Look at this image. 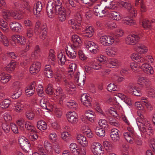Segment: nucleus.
I'll list each match as a JSON object with an SVG mask.
<instances>
[{
  "label": "nucleus",
  "mask_w": 155,
  "mask_h": 155,
  "mask_svg": "<svg viewBox=\"0 0 155 155\" xmlns=\"http://www.w3.org/2000/svg\"><path fill=\"white\" fill-rule=\"evenodd\" d=\"M35 116V114L31 110H27L25 113L26 117L29 120L33 119Z\"/></svg>",
  "instance_id": "obj_57"
},
{
  "label": "nucleus",
  "mask_w": 155,
  "mask_h": 155,
  "mask_svg": "<svg viewBox=\"0 0 155 155\" xmlns=\"http://www.w3.org/2000/svg\"><path fill=\"white\" fill-rule=\"evenodd\" d=\"M85 30V32L84 33V36L85 37L91 38L93 36L94 32V30L92 27H87Z\"/></svg>",
  "instance_id": "obj_34"
},
{
  "label": "nucleus",
  "mask_w": 155,
  "mask_h": 155,
  "mask_svg": "<svg viewBox=\"0 0 155 155\" xmlns=\"http://www.w3.org/2000/svg\"><path fill=\"white\" fill-rule=\"evenodd\" d=\"M25 127L26 130L31 132H35L36 131L35 127L29 121L25 122Z\"/></svg>",
  "instance_id": "obj_43"
},
{
  "label": "nucleus",
  "mask_w": 155,
  "mask_h": 155,
  "mask_svg": "<svg viewBox=\"0 0 155 155\" xmlns=\"http://www.w3.org/2000/svg\"><path fill=\"white\" fill-rule=\"evenodd\" d=\"M37 149L39 154L40 155H46V152L44 149L43 145H39L38 146Z\"/></svg>",
  "instance_id": "obj_64"
},
{
  "label": "nucleus",
  "mask_w": 155,
  "mask_h": 155,
  "mask_svg": "<svg viewBox=\"0 0 155 155\" xmlns=\"http://www.w3.org/2000/svg\"><path fill=\"white\" fill-rule=\"evenodd\" d=\"M137 51L140 54H145L148 51L147 48L144 45L138 44L136 46Z\"/></svg>",
  "instance_id": "obj_30"
},
{
  "label": "nucleus",
  "mask_w": 155,
  "mask_h": 155,
  "mask_svg": "<svg viewBox=\"0 0 155 155\" xmlns=\"http://www.w3.org/2000/svg\"><path fill=\"white\" fill-rule=\"evenodd\" d=\"M61 10L55 12L56 15H58L59 20L61 21H64L66 18V11L65 8L61 9Z\"/></svg>",
  "instance_id": "obj_21"
},
{
  "label": "nucleus",
  "mask_w": 155,
  "mask_h": 155,
  "mask_svg": "<svg viewBox=\"0 0 155 155\" xmlns=\"http://www.w3.org/2000/svg\"><path fill=\"white\" fill-rule=\"evenodd\" d=\"M9 25L11 30L15 32H20L22 28L21 25L19 23L15 21L11 22L10 23Z\"/></svg>",
  "instance_id": "obj_14"
},
{
  "label": "nucleus",
  "mask_w": 155,
  "mask_h": 155,
  "mask_svg": "<svg viewBox=\"0 0 155 155\" xmlns=\"http://www.w3.org/2000/svg\"><path fill=\"white\" fill-rule=\"evenodd\" d=\"M73 44L71 45L72 47H75V48H78L80 45L81 44V41L80 38L78 39L77 40L72 41Z\"/></svg>",
  "instance_id": "obj_63"
},
{
  "label": "nucleus",
  "mask_w": 155,
  "mask_h": 155,
  "mask_svg": "<svg viewBox=\"0 0 155 155\" xmlns=\"http://www.w3.org/2000/svg\"><path fill=\"white\" fill-rule=\"evenodd\" d=\"M131 58L135 60L136 62L139 64H140L145 61L152 63L153 60L152 57L151 56L147 55L145 56L144 58H143V57L139 56L137 54L135 53L132 54Z\"/></svg>",
  "instance_id": "obj_5"
},
{
  "label": "nucleus",
  "mask_w": 155,
  "mask_h": 155,
  "mask_svg": "<svg viewBox=\"0 0 155 155\" xmlns=\"http://www.w3.org/2000/svg\"><path fill=\"white\" fill-rule=\"evenodd\" d=\"M17 42L22 45H24L25 42V39L24 37L18 35L17 36Z\"/></svg>",
  "instance_id": "obj_60"
},
{
  "label": "nucleus",
  "mask_w": 155,
  "mask_h": 155,
  "mask_svg": "<svg viewBox=\"0 0 155 155\" xmlns=\"http://www.w3.org/2000/svg\"><path fill=\"white\" fill-rule=\"evenodd\" d=\"M22 102H18L15 105L14 109L16 112H21L23 110Z\"/></svg>",
  "instance_id": "obj_56"
},
{
  "label": "nucleus",
  "mask_w": 155,
  "mask_h": 155,
  "mask_svg": "<svg viewBox=\"0 0 155 155\" xmlns=\"http://www.w3.org/2000/svg\"><path fill=\"white\" fill-rule=\"evenodd\" d=\"M154 22V19L150 21L149 20L145 19L142 22V25L143 27L145 29L150 28L152 24Z\"/></svg>",
  "instance_id": "obj_39"
},
{
  "label": "nucleus",
  "mask_w": 155,
  "mask_h": 155,
  "mask_svg": "<svg viewBox=\"0 0 155 155\" xmlns=\"http://www.w3.org/2000/svg\"><path fill=\"white\" fill-rule=\"evenodd\" d=\"M123 21L124 23H126L129 25H133L135 23L134 20L130 19L128 17L124 18L123 19Z\"/></svg>",
  "instance_id": "obj_52"
},
{
  "label": "nucleus",
  "mask_w": 155,
  "mask_h": 155,
  "mask_svg": "<svg viewBox=\"0 0 155 155\" xmlns=\"http://www.w3.org/2000/svg\"><path fill=\"white\" fill-rule=\"evenodd\" d=\"M101 2L103 3H105L106 8L112 10L117 8V5L114 4V2L111 1L110 0H102Z\"/></svg>",
  "instance_id": "obj_27"
},
{
  "label": "nucleus",
  "mask_w": 155,
  "mask_h": 155,
  "mask_svg": "<svg viewBox=\"0 0 155 155\" xmlns=\"http://www.w3.org/2000/svg\"><path fill=\"white\" fill-rule=\"evenodd\" d=\"M76 64L75 63H71L69 65L68 74L72 76L76 68Z\"/></svg>",
  "instance_id": "obj_47"
},
{
  "label": "nucleus",
  "mask_w": 155,
  "mask_h": 155,
  "mask_svg": "<svg viewBox=\"0 0 155 155\" xmlns=\"http://www.w3.org/2000/svg\"><path fill=\"white\" fill-rule=\"evenodd\" d=\"M95 130L96 134L99 137H102L105 136V130L103 128H100L97 126L95 128Z\"/></svg>",
  "instance_id": "obj_36"
},
{
  "label": "nucleus",
  "mask_w": 155,
  "mask_h": 155,
  "mask_svg": "<svg viewBox=\"0 0 155 155\" xmlns=\"http://www.w3.org/2000/svg\"><path fill=\"white\" fill-rule=\"evenodd\" d=\"M100 42L103 45L109 46L114 43V39L111 36L104 35L100 37Z\"/></svg>",
  "instance_id": "obj_7"
},
{
  "label": "nucleus",
  "mask_w": 155,
  "mask_h": 155,
  "mask_svg": "<svg viewBox=\"0 0 155 155\" xmlns=\"http://www.w3.org/2000/svg\"><path fill=\"white\" fill-rule=\"evenodd\" d=\"M94 113L90 110H87L85 114L87 118L91 122H93L94 121V119L95 118Z\"/></svg>",
  "instance_id": "obj_35"
},
{
  "label": "nucleus",
  "mask_w": 155,
  "mask_h": 155,
  "mask_svg": "<svg viewBox=\"0 0 155 155\" xmlns=\"http://www.w3.org/2000/svg\"><path fill=\"white\" fill-rule=\"evenodd\" d=\"M68 106L72 109H76L77 107V104L76 102L74 101L71 100L68 102L67 103Z\"/></svg>",
  "instance_id": "obj_54"
},
{
  "label": "nucleus",
  "mask_w": 155,
  "mask_h": 155,
  "mask_svg": "<svg viewBox=\"0 0 155 155\" xmlns=\"http://www.w3.org/2000/svg\"><path fill=\"white\" fill-rule=\"evenodd\" d=\"M61 137L62 139L66 141H67L71 138V136L67 132H64L61 134Z\"/></svg>",
  "instance_id": "obj_53"
},
{
  "label": "nucleus",
  "mask_w": 155,
  "mask_h": 155,
  "mask_svg": "<svg viewBox=\"0 0 155 155\" xmlns=\"http://www.w3.org/2000/svg\"><path fill=\"white\" fill-rule=\"evenodd\" d=\"M139 38V36L137 35H130L126 38V42L128 45H134L138 41Z\"/></svg>",
  "instance_id": "obj_10"
},
{
  "label": "nucleus",
  "mask_w": 155,
  "mask_h": 155,
  "mask_svg": "<svg viewBox=\"0 0 155 155\" xmlns=\"http://www.w3.org/2000/svg\"><path fill=\"white\" fill-rule=\"evenodd\" d=\"M47 27L45 24L41 25V23L39 21L36 22L35 29V33L37 34L41 33L40 37L41 39L44 40L47 34Z\"/></svg>",
  "instance_id": "obj_4"
},
{
  "label": "nucleus",
  "mask_w": 155,
  "mask_h": 155,
  "mask_svg": "<svg viewBox=\"0 0 155 155\" xmlns=\"http://www.w3.org/2000/svg\"><path fill=\"white\" fill-rule=\"evenodd\" d=\"M108 61L110 68H114V66H119L120 64V62L118 60L114 58L109 59Z\"/></svg>",
  "instance_id": "obj_38"
},
{
  "label": "nucleus",
  "mask_w": 155,
  "mask_h": 155,
  "mask_svg": "<svg viewBox=\"0 0 155 155\" xmlns=\"http://www.w3.org/2000/svg\"><path fill=\"white\" fill-rule=\"evenodd\" d=\"M44 74L48 78H51L53 77L54 73L50 65H47L45 66Z\"/></svg>",
  "instance_id": "obj_24"
},
{
  "label": "nucleus",
  "mask_w": 155,
  "mask_h": 155,
  "mask_svg": "<svg viewBox=\"0 0 155 155\" xmlns=\"http://www.w3.org/2000/svg\"><path fill=\"white\" fill-rule=\"evenodd\" d=\"M120 4L121 6L126 9L130 10V16L132 17H135L136 15L135 11L131 8V5L130 3L124 1H121L120 2Z\"/></svg>",
  "instance_id": "obj_16"
},
{
  "label": "nucleus",
  "mask_w": 155,
  "mask_h": 155,
  "mask_svg": "<svg viewBox=\"0 0 155 155\" xmlns=\"http://www.w3.org/2000/svg\"><path fill=\"white\" fill-rule=\"evenodd\" d=\"M107 89L108 91L111 92L113 91H117L119 88L115 85L114 84L111 83L108 85Z\"/></svg>",
  "instance_id": "obj_55"
},
{
  "label": "nucleus",
  "mask_w": 155,
  "mask_h": 155,
  "mask_svg": "<svg viewBox=\"0 0 155 155\" xmlns=\"http://www.w3.org/2000/svg\"><path fill=\"white\" fill-rule=\"evenodd\" d=\"M93 11L95 15L100 17H103L105 15V11L101 9L100 6H98V7L95 6L94 7V9H93Z\"/></svg>",
  "instance_id": "obj_26"
},
{
  "label": "nucleus",
  "mask_w": 155,
  "mask_h": 155,
  "mask_svg": "<svg viewBox=\"0 0 155 155\" xmlns=\"http://www.w3.org/2000/svg\"><path fill=\"white\" fill-rule=\"evenodd\" d=\"M81 100L85 106L89 107L91 106V99L89 96L86 94H84L81 96Z\"/></svg>",
  "instance_id": "obj_13"
},
{
  "label": "nucleus",
  "mask_w": 155,
  "mask_h": 155,
  "mask_svg": "<svg viewBox=\"0 0 155 155\" xmlns=\"http://www.w3.org/2000/svg\"><path fill=\"white\" fill-rule=\"evenodd\" d=\"M40 102L41 106L44 109L50 110L53 108L52 104H49L48 100L46 98H42L40 100Z\"/></svg>",
  "instance_id": "obj_12"
},
{
  "label": "nucleus",
  "mask_w": 155,
  "mask_h": 155,
  "mask_svg": "<svg viewBox=\"0 0 155 155\" xmlns=\"http://www.w3.org/2000/svg\"><path fill=\"white\" fill-rule=\"evenodd\" d=\"M100 127L105 128L106 127H107V123L106 120L104 119L100 120L98 122Z\"/></svg>",
  "instance_id": "obj_61"
},
{
  "label": "nucleus",
  "mask_w": 155,
  "mask_h": 155,
  "mask_svg": "<svg viewBox=\"0 0 155 155\" xmlns=\"http://www.w3.org/2000/svg\"><path fill=\"white\" fill-rule=\"evenodd\" d=\"M40 49L38 45H37L34 48V52L31 55L32 59H37L40 56Z\"/></svg>",
  "instance_id": "obj_40"
},
{
  "label": "nucleus",
  "mask_w": 155,
  "mask_h": 155,
  "mask_svg": "<svg viewBox=\"0 0 155 155\" xmlns=\"http://www.w3.org/2000/svg\"><path fill=\"white\" fill-rule=\"evenodd\" d=\"M11 79L10 75L3 72L0 73V81L1 82L5 84L8 82Z\"/></svg>",
  "instance_id": "obj_28"
},
{
  "label": "nucleus",
  "mask_w": 155,
  "mask_h": 155,
  "mask_svg": "<svg viewBox=\"0 0 155 155\" xmlns=\"http://www.w3.org/2000/svg\"><path fill=\"white\" fill-rule=\"evenodd\" d=\"M141 67V69L145 73L148 74H153V70L150 65L146 63H143Z\"/></svg>",
  "instance_id": "obj_18"
},
{
  "label": "nucleus",
  "mask_w": 155,
  "mask_h": 155,
  "mask_svg": "<svg viewBox=\"0 0 155 155\" xmlns=\"http://www.w3.org/2000/svg\"><path fill=\"white\" fill-rule=\"evenodd\" d=\"M70 149L72 153L75 155H77L78 148L76 144L75 143H71L70 146Z\"/></svg>",
  "instance_id": "obj_51"
},
{
  "label": "nucleus",
  "mask_w": 155,
  "mask_h": 155,
  "mask_svg": "<svg viewBox=\"0 0 155 155\" xmlns=\"http://www.w3.org/2000/svg\"><path fill=\"white\" fill-rule=\"evenodd\" d=\"M91 149L95 155H103L104 154V148L99 143H93L91 145Z\"/></svg>",
  "instance_id": "obj_6"
},
{
  "label": "nucleus",
  "mask_w": 155,
  "mask_h": 155,
  "mask_svg": "<svg viewBox=\"0 0 155 155\" xmlns=\"http://www.w3.org/2000/svg\"><path fill=\"white\" fill-rule=\"evenodd\" d=\"M16 65L15 62L12 61L5 68V69L8 72L10 73L14 70Z\"/></svg>",
  "instance_id": "obj_41"
},
{
  "label": "nucleus",
  "mask_w": 155,
  "mask_h": 155,
  "mask_svg": "<svg viewBox=\"0 0 155 155\" xmlns=\"http://www.w3.org/2000/svg\"><path fill=\"white\" fill-rule=\"evenodd\" d=\"M58 61L59 64L63 65L65 64L66 61V56L62 52H60L58 55Z\"/></svg>",
  "instance_id": "obj_31"
},
{
  "label": "nucleus",
  "mask_w": 155,
  "mask_h": 155,
  "mask_svg": "<svg viewBox=\"0 0 155 155\" xmlns=\"http://www.w3.org/2000/svg\"><path fill=\"white\" fill-rule=\"evenodd\" d=\"M11 16L17 19H21L23 18V16L21 13L18 12H12Z\"/></svg>",
  "instance_id": "obj_49"
},
{
  "label": "nucleus",
  "mask_w": 155,
  "mask_h": 155,
  "mask_svg": "<svg viewBox=\"0 0 155 155\" xmlns=\"http://www.w3.org/2000/svg\"><path fill=\"white\" fill-rule=\"evenodd\" d=\"M86 78L85 74H81L80 75V73L78 72L76 73L74 76L75 80L77 81L78 84L81 87L84 85Z\"/></svg>",
  "instance_id": "obj_9"
},
{
  "label": "nucleus",
  "mask_w": 155,
  "mask_h": 155,
  "mask_svg": "<svg viewBox=\"0 0 155 155\" xmlns=\"http://www.w3.org/2000/svg\"><path fill=\"white\" fill-rule=\"evenodd\" d=\"M138 83L140 85L146 86L147 87L149 86L151 84L149 80L146 77L139 78L138 80Z\"/></svg>",
  "instance_id": "obj_23"
},
{
  "label": "nucleus",
  "mask_w": 155,
  "mask_h": 155,
  "mask_svg": "<svg viewBox=\"0 0 155 155\" xmlns=\"http://www.w3.org/2000/svg\"><path fill=\"white\" fill-rule=\"evenodd\" d=\"M105 149L108 152H110L112 150L113 145L111 143L108 141H105L103 143Z\"/></svg>",
  "instance_id": "obj_50"
},
{
  "label": "nucleus",
  "mask_w": 155,
  "mask_h": 155,
  "mask_svg": "<svg viewBox=\"0 0 155 155\" xmlns=\"http://www.w3.org/2000/svg\"><path fill=\"white\" fill-rule=\"evenodd\" d=\"M11 101L8 99H5L0 103V106L2 109L7 108L9 106Z\"/></svg>",
  "instance_id": "obj_48"
},
{
  "label": "nucleus",
  "mask_w": 155,
  "mask_h": 155,
  "mask_svg": "<svg viewBox=\"0 0 155 155\" xmlns=\"http://www.w3.org/2000/svg\"><path fill=\"white\" fill-rule=\"evenodd\" d=\"M123 135L125 139L128 142L130 143H133L134 141L133 135L132 134H130L129 132H124L123 134Z\"/></svg>",
  "instance_id": "obj_33"
},
{
  "label": "nucleus",
  "mask_w": 155,
  "mask_h": 155,
  "mask_svg": "<svg viewBox=\"0 0 155 155\" xmlns=\"http://www.w3.org/2000/svg\"><path fill=\"white\" fill-rule=\"evenodd\" d=\"M119 130L116 129H112L110 133V137L112 140L114 141H117L120 139L119 134Z\"/></svg>",
  "instance_id": "obj_22"
},
{
  "label": "nucleus",
  "mask_w": 155,
  "mask_h": 155,
  "mask_svg": "<svg viewBox=\"0 0 155 155\" xmlns=\"http://www.w3.org/2000/svg\"><path fill=\"white\" fill-rule=\"evenodd\" d=\"M67 119L68 121L72 123H75L78 121V115L74 111H70L67 114Z\"/></svg>",
  "instance_id": "obj_11"
},
{
  "label": "nucleus",
  "mask_w": 155,
  "mask_h": 155,
  "mask_svg": "<svg viewBox=\"0 0 155 155\" xmlns=\"http://www.w3.org/2000/svg\"><path fill=\"white\" fill-rule=\"evenodd\" d=\"M2 127L4 133L7 134L9 132L11 128L10 125H8L6 123H4L2 124Z\"/></svg>",
  "instance_id": "obj_58"
},
{
  "label": "nucleus",
  "mask_w": 155,
  "mask_h": 155,
  "mask_svg": "<svg viewBox=\"0 0 155 155\" xmlns=\"http://www.w3.org/2000/svg\"><path fill=\"white\" fill-rule=\"evenodd\" d=\"M81 14L79 13H77L75 15V18L69 20L68 24L74 29L78 30L81 28Z\"/></svg>",
  "instance_id": "obj_3"
},
{
  "label": "nucleus",
  "mask_w": 155,
  "mask_h": 155,
  "mask_svg": "<svg viewBox=\"0 0 155 155\" xmlns=\"http://www.w3.org/2000/svg\"><path fill=\"white\" fill-rule=\"evenodd\" d=\"M37 127L41 131L45 130L47 128L46 123L43 120L38 121L37 122Z\"/></svg>",
  "instance_id": "obj_32"
},
{
  "label": "nucleus",
  "mask_w": 155,
  "mask_h": 155,
  "mask_svg": "<svg viewBox=\"0 0 155 155\" xmlns=\"http://www.w3.org/2000/svg\"><path fill=\"white\" fill-rule=\"evenodd\" d=\"M78 48H75V47H72V45H71L69 47H67L66 48V52L74 53H77L76 50Z\"/></svg>",
  "instance_id": "obj_59"
},
{
  "label": "nucleus",
  "mask_w": 155,
  "mask_h": 155,
  "mask_svg": "<svg viewBox=\"0 0 155 155\" xmlns=\"http://www.w3.org/2000/svg\"><path fill=\"white\" fill-rule=\"evenodd\" d=\"M21 7L22 6L23 8L25 9L28 12H31L33 9V8L30 6L26 0H23L21 2Z\"/></svg>",
  "instance_id": "obj_44"
},
{
  "label": "nucleus",
  "mask_w": 155,
  "mask_h": 155,
  "mask_svg": "<svg viewBox=\"0 0 155 155\" xmlns=\"http://www.w3.org/2000/svg\"><path fill=\"white\" fill-rule=\"evenodd\" d=\"M48 61L52 65H54L56 61L55 53L54 51L52 49L50 50L48 56Z\"/></svg>",
  "instance_id": "obj_20"
},
{
  "label": "nucleus",
  "mask_w": 155,
  "mask_h": 155,
  "mask_svg": "<svg viewBox=\"0 0 155 155\" xmlns=\"http://www.w3.org/2000/svg\"><path fill=\"white\" fill-rule=\"evenodd\" d=\"M36 86V82L33 81L25 90L26 94L29 97L33 95L35 92Z\"/></svg>",
  "instance_id": "obj_17"
},
{
  "label": "nucleus",
  "mask_w": 155,
  "mask_h": 155,
  "mask_svg": "<svg viewBox=\"0 0 155 155\" xmlns=\"http://www.w3.org/2000/svg\"><path fill=\"white\" fill-rule=\"evenodd\" d=\"M77 139L78 143L83 147H85L88 145V141L83 135L78 134L77 136Z\"/></svg>",
  "instance_id": "obj_19"
},
{
  "label": "nucleus",
  "mask_w": 155,
  "mask_h": 155,
  "mask_svg": "<svg viewBox=\"0 0 155 155\" xmlns=\"http://www.w3.org/2000/svg\"><path fill=\"white\" fill-rule=\"evenodd\" d=\"M117 50L115 48H108L106 49V52L107 55L113 56L116 54Z\"/></svg>",
  "instance_id": "obj_45"
},
{
  "label": "nucleus",
  "mask_w": 155,
  "mask_h": 155,
  "mask_svg": "<svg viewBox=\"0 0 155 155\" xmlns=\"http://www.w3.org/2000/svg\"><path fill=\"white\" fill-rule=\"evenodd\" d=\"M64 8L62 5V2L60 0L54 1L50 0L48 2L47 6V12L48 16L52 18L55 15V12L61 10Z\"/></svg>",
  "instance_id": "obj_2"
},
{
  "label": "nucleus",
  "mask_w": 155,
  "mask_h": 155,
  "mask_svg": "<svg viewBox=\"0 0 155 155\" xmlns=\"http://www.w3.org/2000/svg\"><path fill=\"white\" fill-rule=\"evenodd\" d=\"M140 116L137 119V124L139 129L141 132L145 134L152 135L153 134V130L150 127V124L142 115Z\"/></svg>",
  "instance_id": "obj_1"
},
{
  "label": "nucleus",
  "mask_w": 155,
  "mask_h": 155,
  "mask_svg": "<svg viewBox=\"0 0 155 155\" xmlns=\"http://www.w3.org/2000/svg\"><path fill=\"white\" fill-rule=\"evenodd\" d=\"M42 8V5L41 2H38L36 4L35 9H34V13L35 15H38Z\"/></svg>",
  "instance_id": "obj_37"
},
{
  "label": "nucleus",
  "mask_w": 155,
  "mask_h": 155,
  "mask_svg": "<svg viewBox=\"0 0 155 155\" xmlns=\"http://www.w3.org/2000/svg\"><path fill=\"white\" fill-rule=\"evenodd\" d=\"M120 15L119 12L115 11H111L109 14L111 18L116 21H119L121 19V17Z\"/></svg>",
  "instance_id": "obj_29"
},
{
  "label": "nucleus",
  "mask_w": 155,
  "mask_h": 155,
  "mask_svg": "<svg viewBox=\"0 0 155 155\" xmlns=\"http://www.w3.org/2000/svg\"><path fill=\"white\" fill-rule=\"evenodd\" d=\"M129 91L130 94L135 96H140L142 95V93L140 90L135 86H130Z\"/></svg>",
  "instance_id": "obj_25"
},
{
  "label": "nucleus",
  "mask_w": 155,
  "mask_h": 155,
  "mask_svg": "<svg viewBox=\"0 0 155 155\" xmlns=\"http://www.w3.org/2000/svg\"><path fill=\"white\" fill-rule=\"evenodd\" d=\"M27 139L20 138L18 142L21 148L25 152H28L31 149V144Z\"/></svg>",
  "instance_id": "obj_8"
},
{
  "label": "nucleus",
  "mask_w": 155,
  "mask_h": 155,
  "mask_svg": "<svg viewBox=\"0 0 155 155\" xmlns=\"http://www.w3.org/2000/svg\"><path fill=\"white\" fill-rule=\"evenodd\" d=\"M21 94L22 92L21 89H18V90H17L14 91L12 97L13 98H18L21 95Z\"/></svg>",
  "instance_id": "obj_62"
},
{
  "label": "nucleus",
  "mask_w": 155,
  "mask_h": 155,
  "mask_svg": "<svg viewBox=\"0 0 155 155\" xmlns=\"http://www.w3.org/2000/svg\"><path fill=\"white\" fill-rule=\"evenodd\" d=\"M140 3V10L141 12H145L146 10V8L144 4V2L143 0H135V5L137 6L139 5V3Z\"/></svg>",
  "instance_id": "obj_42"
},
{
  "label": "nucleus",
  "mask_w": 155,
  "mask_h": 155,
  "mask_svg": "<svg viewBox=\"0 0 155 155\" xmlns=\"http://www.w3.org/2000/svg\"><path fill=\"white\" fill-rule=\"evenodd\" d=\"M92 68L95 70H100L102 68L103 65L98 61H94L92 64Z\"/></svg>",
  "instance_id": "obj_46"
},
{
  "label": "nucleus",
  "mask_w": 155,
  "mask_h": 155,
  "mask_svg": "<svg viewBox=\"0 0 155 155\" xmlns=\"http://www.w3.org/2000/svg\"><path fill=\"white\" fill-rule=\"evenodd\" d=\"M41 66L40 62H36L33 63L30 68V72L32 74L38 73L40 70Z\"/></svg>",
  "instance_id": "obj_15"
}]
</instances>
